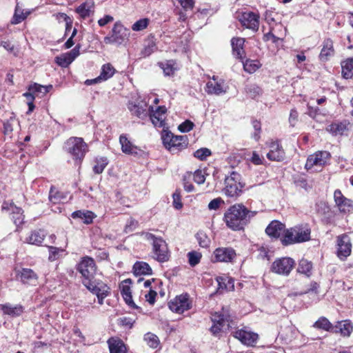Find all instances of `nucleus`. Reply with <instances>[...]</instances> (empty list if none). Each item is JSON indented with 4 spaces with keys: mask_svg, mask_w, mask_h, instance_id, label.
<instances>
[{
    "mask_svg": "<svg viewBox=\"0 0 353 353\" xmlns=\"http://www.w3.org/2000/svg\"><path fill=\"white\" fill-rule=\"evenodd\" d=\"M255 214L256 212L249 210L243 204H234L225 212L224 221L230 229L241 230Z\"/></svg>",
    "mask_w": 353,
    "mask_h": 353,
    "instance_id": "obj_1",
    "label": "nucleus"
},
{
    "mask_svg": "<svg viewBox=\"0 0 353 353\" xmlns=\"http://www.w3.org/2000/svg\"><path fill=\"white\" fill-rule=\"evenodd\" d=\"M141 236L149 241L152 246L154 258L159 262H165L169 259V250L165 241L148 232H142Z\"/></svg>",
    "mask_w": 353,
    "mask_h": 353,
    "instance_id": "obj_2",
    "label": "nucleus"
},
{
    "mask_svg": "<svg viewBox=\"0 0 353 353\" xmlns=\"http://www.w3.org/2000/svg\"><path fill=\"white\" fill-rule=\"evenodd\" d=\"M310 229L307 226H295L286 230L281 241L283 245L299 243L310 239Z\"/></svg>",
    "mask_w": 353,
    "mask_h": 353,
    "instance_id": "obj_3",
    "label": "nucleus"
},
{
    "mask_svg": "<svg viewBox=\"0 0 353 353\" xmlns=\"http://www.w3.org/2000/svg\"><path fill=\"white\" fill-rule=\"evenodd\" d=\"M65 150L77 163H80L88 152V145L82 138L70 137L64 144Z\"/></svg>",
    "mask_w": 353,
    "mask_h": 353,
    "instance_id": "obj_4",
    "label": "nucleus"
},
{
    "mask_svg": "<svg viewBox=\"0 0 353 353\" xmlns=\"http://www.w3.org/2000/svg\"><path fill=\"white\" fill-rule=\"evenodd\" d=\"M225 194L230 197L239 196L244 186L241 182V175L236 172H232L230 175L225 179Z\"/></svg>",
    "mask_w": 353,
    "mask_h": 353,
    "instance_id": "obj_5",
    "label": "nucleus"
},
{
    "mask_svg": "<svg viewBox=\"0 0 353 353\" xmlns=\"http://www.w3.org/2000/svg\"><path fill=\"white\" fill-rule=\"evenodd\" d=\"M163 143L172 153L178 152L186 147L185 138L183 136H175L172 133H167L163 137Z\"/></svg>",
    "mask_w": 353,
    "mask_h": 353,
    "instance_id": "obj_6",
    "label": "nucleus"
},
{
    "mask_svg": "<svg viewBox=\"0 0 353 353\" xmlns=\"http://www.w3.org/2000/svg\"><path fill=\"white\" fill-rule=\"evenodd\" d=\"M295 265V261L290 257H282L276 259L271 265V270L280 275L290 274Z\"/></svg>",
    "mask_w": 353,
    "mask_h": 353,
    "instance_id": "obj_7",
    "label": "nucleus"
},
{
    "mask_svg": "<svg viewBox=\"0 0 353 353\" xmlns=\"http://www.w3.org/2000/svg\"><path fill=\"white\" fill-rule=\"evenodd\" d=\"M84 285L92 293L96 294L98 299V303L100 305L103 304V299L110 294V288L102 282L95 283L92 281H83Z\"/></svg>",
    "mask_w": 353,
    "mask_h": 353,
    "instance_id": "obj_8",
    "label": "nucleus"
},
{
    "mask_svg": "<svg viewBox=\"0 0 353 353\" xmlns=\"http://www.w3.org/2000/svg\"><path fill=\"white\" fill-rule=\"evenodd\" d=\"M96 269L94 259L89 256L83 257L77 267L78 271L85 279L83 281H92L96 272Z\"/></svg>",
    "mask_w": 353,
    "mask_h": 353,
    "instance_id": "obj_9",
    "label": "nucleus"
},
{
    "mask_svg": "<svg viewBox=\"0 0 353 353\" xmlns=\"http://www.w3.org/2000/svg\"><path fill=\"white\" fill-rule=\"evenodd\" d=\"M330 159V154L327 151H318L307 157L305 168L310 170L314 167L321 168L325 165Z\"/></svg>",
    "mask_w": 353,
    "mask_h": 353,
    "instance_id": "obj_10",
    "label": "nucleus"
},
{
    "mask_svg": "<svg viewBox=\"0 0 353 353\" xmlns=\"http://www.w3.org/2000/svg\"><path fill=\"white\" fill-rule=\"evenodd\" d=\"M3 212L8 213L11 215V219L13 220L16 225H19L23 222V215L21 208L16 206L12 201H6L1 205Z\"/></svg>",
    "mask_w": 353,
    "mask_h": 353,
    "instance_id": "obj_11",
    "label": "nucleus"
},
{
    "mask_svg": "<svg viewBox=\"0 0 353 353\" xmlns=\"http://www.w3.org/2000/svg\"><path fill=\"white\" fill-rule=\"evenodd\" d=\"M125 37V30L121 23L117 22L114 25L111 34L105 37L103 41L105 44H121Z\"/></svg>",
    "mask_w": 353,
    "mask_h": 353,
    "instance_id": "obj_12",
    "label": "nucleus"
},
{
    "mask_svg": "<svg viewBox=\"0 0 353 353\" xmlns=\"http://www.w3.org/2000/svg\"><path fill=\"white\" fill-rule=\"evenodd\" d=\"M352 252V243L347 234H342L337 237V256L341 260L345 259Z\"/></svg>",
    "mask_w": 353,
    "mask_h": 353,
    "instance_id": "obj_13",
    "label": "nucleus"
},
{
    "mask_svg": "<svg viewBox=\"0 0 353 353\" xmlns=\"http://www.w3.org/2000/svg\"><path fill=\"white\" fill-rule=\"evenodd\" d=\"M169 308L178 314H182L190 308V303L188 294H181L176 296L168 303Z\"/></svg>",
    "mask_w": 353,
    "mask_h": 353,
    "instance_id": "obj_14",
    "label": "nucleus"
},
{
    "mask_svg": "<svg viewBox=\"0 0 353 353\" xmlns=\"http://www.w3.org/2000/svg\"><path fill=\"white\" fill-rule=\"evenodd\" d=\"M236 256L235 250L232 248H218L212 254V262H232Z\"/></svg>",
    "mask_w": 353,
    "mask_h": 353,
    "instance_id": "obj_15",
    "label": "nucleus"
},
{
    "mask_svg": "<svg viewBox=\"0 0 353 353\" xmlns=\"http://www.w3.org/2000/svg\"><path fill=\"white\" fill-rule=\"evenodd\" d=\"M237 18L243 26L257 30L259 28V16L252 12H244L238 14Z\"/></svg>",
    "mask_w": 353,
    "mask_h": 353,
    "instance_id": "obj_16",
    "label": "nucleus"
},
{
    "mask_svg": "<svg viewBox=\"0 0 353 353\" xmlns=\"http://www.w3.org/2000/svg\"><path fill=\"white\" fill-rule=\"evenodd\" d=\"M233 336L248 346L255 345L259 339V335L256 333L245 329L236 330L234 332Z\"/></svg>",
    "mask_w": 353,
    "mask_h": 353,
    "instance_id": "obj_17",
    "label": "nucleus"
},
{
    "mask_svg": "<svg viewBox=\"0 0 353 353\" xmlns=\"http://www.w3.org/2000/svg\"><path fill=\"white\" fill-rule=\"evenodd\" d=\"M334 198L336 205L341 212H350L353 209L352 201L345 197L341 190H336L334 191Z\"/></svg>",
    "mask_w": 353,
    "mask_h": 353,
    "instance_id": "obj_18",
    "label": "nucleus"
},
{
    "mask_svg": "<svg viewBox=\"0 0 353 353\" xmlns=\"http://www.w3.org/2000/svg\"><path fill=\"white\" fill-rule=\"evenodd\" d=\"M16 276L24 284L35 285L37 283V274L30 268L16 270Z\"/></svg>",
    "mask_w": 353,
    "mask_h": 353,
    "instance_id": "obj_19",
    "label": "nucleus"
},
{
    "mask_svg": "<svg viewBox=\"0 0 353 353\" xmlns=\"http://www.w3.org/2000/svg\"><path fill=\"white\" fill-rule=\"evenodd\" d=\"M267 157L270 161H281L285 159V152L278 142L272 141Z\"/></svg>",
    "mask_w": 353,
    "mask_h": 353,
    "instance_id": "obj_20",
    "label": "nucleus"
},
{
    "mask_svg": "<svg viewBox=\"0 0 353 353\" xmlns=\"http://www.w3.org/2000/svg\"><path fill=\"white\" fill-rule=\"evenodd\" d=\"M228 86L225 85L224 81L219 79V81H208L206 83V92L210 94L220 95L227 92Z\"/></svg>",
    "mask_w": 353,
    "mask_h": 353,
    "instance_id": "obj_21",
    "label": "nucleus"
},
{
    "mask_svg": "<svg viewBox=\"0 0 353 353\" xmlns=\"http://www.w3.org/2000/svg\"><path fill=\"white\" fill-rule=\"evenodd\" d=\"M286 230L285 225L279 221H272L266 228L265 232L270 237L279 238Z\"/></svg>",
    "mask_w": 353,
    "mask_h": 353,
    "instance_id": "obj_22",
    "label": "nucleus"
},
{
    "mask_svg": "<svg viewBox=\"0 0 353 353\" xmlns=\"http://www.w3.org/2000/svg\"><path fill=\"white\" fill-rule=\"evenodd\" d=\"M0 308L4 314L12 318L20 316L24 312V307L20 305H12L10 303L1 304Z\"/></svg>",
    "mask_w": 353,
    "mask_h": 353,
    "instance_id": "obj_23",
    "label": "nucleus"
},
{
    "mask_svg": "<svg viewBox=\"0 0 353 353\" xmlns=\"http://www.w3.org/2000/svg\"><path fill=\"white\" fill-rule=\"evenodd\" d=\"M128 109L132 114L144 119L148 115L147 104L143 102L129 103Z\"/></svg>",
    "mask_w": 353,
    "mask_h": 353,
    "instance_id": "obj_24",
    "label": "nucleus"
},
{
    "mask_svg": "<svg viewBox=\"0 0 353 353\" xmlns=\"http://www.w3.org/2000/svg\"><path fill=\"white\" fill-rule=\"evenodd\" d=\"M165 112V106H159L150 114V120L155 127L162 128L164 126Z\"/></svg>",
    "mask_w": 353,
    "mask_h": 353,
    "instance_id": "obj_25",
    "label": "nucleus"
},
{
    "mask_svg": "<svg viewBox=\"0 0 353 353\" xmlns=\"http://www.w3.org/2000/svg\"><path fill=\"white\" fill-rule=\"evenodd\" d=\"M244 43L245 39L243 38L234 37L231 40L232 54L237 59H243L245 57V51L243 50Z\"/></svg>",
    "mask_w": 353,
    "mask_h": 353,
    "instance_id": "obj_26",
    "label": "nucleus"
},
{
    "mask_svg": "<svg viewBox=\"0 0 353 353\" xmlns=\"http://www.w3.org/2000/svg\"><path fill=\"white\" fill-rule=\"evenodd\" d=\"M46 236V232L42 230L32 231L26 238L25 242L29 244L41 245Z\"/></svg>",
    "mask_w": 353,
    "mask_h": 353,
    "instance_id": "obj_27",
    "label": "nucleus"
},
{
    "mask_svg": "<svg viewBox=\"0 0 353 353\" xmlns=\"http://www.w3.org/2000/svg\"><path fill=\"white\" fill-rule=\"evenodd\" d=\"M131 283L130 279H125L122 282L121 284V295L125 300V303L133 308H136L137 306L132 301V293L129 284Z\"/></svg>",
    "mask_w": 353,
    "mask_h": 353,
    "instance_id": "obj_28",
    "label": "nucleus"
},
{
    "mask_svg": "<svg viewBox=\"0 0 353 353\" xmlns=\"http://www.w3.org/2000/svg\"><path fill=\"white\" fill-rule=\"evenodd\" d=\"M76 12L81 17L85 19L90 17L94 12V3L92 0H88L76 8Z\"/></svg>",
    "mask_w": 353,
    "mask_h": 353,
    "instance_id": "obj_29",
    "label": "nucleus"
},
{
    "mask_svg": "<svg viewBox=\"0 0 353 353\" xmlns=\"http://www.w3.org/2000/svg\"><path fill=\"white\" fill-rule=\"evenodd\" d=\"M108 343L110 353H126V347L121 339L111 338Z\"/></svg>",
    "mask_w": 353,
    "mask_h": 353,
    "instance_id": "obj_30",
    "label": "nucleus"
},
{
    "mask_svg": "<svg viewBox=\"0 0 353 353\" xmlns=\"http://www.w3.org/2000/svg\"><path fill=\"white\" fill-rule=\"evenodd\" d=\"M347 130V124L345 122H334L327 127V131L334 136H341Z\"/></svg>",
    "mask_w": 353,
    "mask_h": 353,
    "instance_id": "obj_31",
    "label": "nucleus"
},
{
    "mask_svg": "<svg viewBox=\"0 0 353 353\" xmlns=\"http://www.w3.org/2000/svg\"><path fill=\"white\" fill-rule=\"evenodd\" d=\"M73 219H80L85 224H90L96 215L89 210H77L72 214Z\"/></svg>",
    "mask_w": 353,
    "mask_h": 353,
    "instance_id": "obj_32",
    "label": "nucleus"
},
{
    "mask_svg": "<svg viewBox=\"0 0 353 353\" xmlns=\"http://www.w3.org/2000/svg\"><path fill=\"white\" fill-rule=\"evenodd\" d=\"M213 322L212 326L210 327V331L214 335H216L220 332L222 327H223L225 319L223 315L215 314L212 317Z\"/></svg>",
    "mask_w": 353,
    "mask_h": 353,
    "instance_id": "obj_33",
    "label": "nucleus"
},
{
    "mask_svg": "<svg viewBox=\"0 0 353 353\" xmlns=\"http://www.w3.org/2000/svg\"><path fill=\"white\" fill-rule=\"evenodd\" d=\"M334 332L336 333H341L343 336H348L350 335L353 330V326L350 321H344L339 322L338 324L334 327Z\"/></svg>",
    "mask_w": 353,
    "mask_h": 353,
    "instance_id": "obj_34",
    "label": "nucleus"
},
{
    "mask_svg": "<svg viewBox=\"0 0 353 353\" xmlns=\"http://www.w3.org/2000/svg\"><path fill=\"white\" fill-rule=\"evenodd\" d=\"M216 281L219 285V290H225L226 291H233L234 290V280L226 276H218Z\"/></svg>",
    "mask_w": 353,
    "mask_h": 353,
    "instance_id": "obj_35",
    "label": "nucleus"
},
{
    "mask_svg": "<svg viewBox=\"0 0 353 353\" xmlns=\"http://www.w3.org/2000/svg\"><path fill=\"white\" fill-rule=\"evenodd\" d=\"M119 141L121 145V150L123 152L128 154L137 153V147L132 144L125 135H121L119 137Z\"/></svg>",
    "mask_w": 353,
    "mask_h": 353,
    "instance_id": "obj_36",
    "label": "nucleus"
},
{
    "mask_svg": "<svg viewBox=\"0 0 353 353\" xmlns=\"http://www.w3.org/2000/svg\"><path fill=\"white\" fill-rule=\"evenodd\" d=\"M135 275H148L152 274V269L150 265L143 261L136 262L133 266Z\"/></svg>",
    "mask_w": 353,
    "mask_h": 353,
    "instance_id": "obj_37",
    "label": "nucleus"
},
{
    "mask_svg": "<svg viewBox=\"0 0 353 353\" xmlns=\"http://www.w3.org/2000/svg\"><path fill=\"white\" fill-rule=\"evenodd\" d=\"M333 43L330 39H326L323 43V48L320 53V59L323 61L327 60V59L333 55Z\"/></svg>",
    "mask_w": 353,
    "mask_h": 353,
    "instance_id": "obj_38",
    "label": "nucleus"
},
{
    "mask_svg": "<svg viewBox=\"0 0 353 353\" xmlns=\"http://www.w3.org/2000/svg\"><path fill=\"white\" fill-rule=\"evenodd\" d=\"M115 69L110 63L104 64L101 68L100 75L98 77L101 82L111 78L115 73Z\"/></svg>",
    "mask_w": 353,
    "mask_h": 353,
    "instance_id": "obj_39",
    "label": "nucleus"
},
{
    "mask_svg": "<svg viewBox=\"0 0 353 353\" xmlns=\"http://www.w3.org/2000/svg\"><path fill=\"white\" fill-rule=\"evenodd\" d=\"M342 74L345 79L353 77V59H347L341 63Z\"/></svg>",
    "mask_w": 353,
    "mask_h": 353,
    "instance_id": "obj_40",
    "label": "nucleus"
},
{
    "mask_svg": "<svg viewBox=\"0 0 353 353\" xmlns=\"http://www.w3.org/2000/svg\"><path fill=\"white\" fill-rule=\"evenodd\" d=\"M49 201L52 203H58L63 202L65 199L66 196L63 192L56 190L54 187L50 188L49 192Z\"/></svg>",
    "mask_w": 353,
    "mask_h": 353,
    "instance_id": "obj_41",
    "label": "nucleus"
},
{
    "mask_svg": "<svg viewBox=\"0 0 353 353\" xmlns=\"http://www.w3.org/2000/svg\"><path fill=\"white\" fill-rule=\"evenodd\" d=\"M312 268V265L311 262H310L307 259H303L299 261L297 271L299 273L303 274L308 277L311 274Z\"/></svg>",
    "mask_w": 353,
    "mask_h": 353,
    "instance_id": "obj_42",
    "label": "nucleus"
},
{
    "mask_svg": "<svg viewBox=\"0 0 353 353\" xmlns=\"http://www.w3.org/2000/svg\"><path fill=\"white\" fill-rule=\"evenodd\" d=\"M243 65L246 72L252 74L255 72L261 66V64L258 60L248 59L243 62Z\"/></svg>",
    "mask_w": 353,
    "mask_h": 353,
    "instance_id": "obj_43",
    "label": "nucleus"
},
{
    "mask_svg": "<svg viewBox=\"0 0 353 353\" xmlns=\"http://www.w3.org/2000/svg\"><path fill=\"white\" fill-rule=\"evenodd\" d=\"M144 341L148 346L154 349L157 348L160 343L158 336L151 332H148L144 335Z\"/></svg>",
    "mask_w": 353,
    "mask_h": 353,
    "instance_id": "obj_44",
    "label": "nucleus"
},
{
    "mask_svg": "<svg viewBox=\"0 0 353 353\" xmlns=\"http://www.w3.org/2000/svg\"><path fill=\"white\" fill-rule=\"evenodd\" d=\"M108 161L107 158L100 157L97 158L95 160V165L93 167V171L95 174H101L104 170L108 165Z\"/></svg>",
    "mask_w": 353,
    "mask_h": 353,
    "instance_id": "obj_45",
    "label": "nucleus"
},
{
    "mask_svg": "<svg viewBox=\"0 0 353 353\" xmlns=\"http://www.w3.org/2000/svg\"><path fill=\"white\" fill-rule=\"evenodd\" d=\"M314 327L326 331H329L330 329H334L331 323L325 317H321L316 321L314 324Z\"/></svg>",
    "mask_w": 353,
    "mask_h": 353,
    "instance_id": "obj_46",
    "label": "nucleus"
},
{
    "mask_svg": "<svg viewBox=\"0 0 353 353\" xmlns=\"http://www.w3.org/2000/svg\"><path fill=\"white\" fill-rule=\"evenodd\" d=\"M188 263L192 267L196 266L199 263L201 259V254L200 252L192 251L188 253Z\"/></svg>",
    "mask_w": 353,
    "mask_h": 353,
    "instance_id": "obj_47",
    "label": "nucleus"
},
{
    "mask_svg": "<svg viewBox=\"0 0 353 353\" xmlns=\"http://www.w3.org/2000/svg\"><path fill=\"white\" fill-rule=\"evenodd\" d=\"M52 88L51 85L48 86H43L37 83H34L29 87V91L34 92L35 94L38 93H42L43 94L48 93L50 90Z\"/></svg>",
    "mask_w": 353,
    "mask_h": 353,
    "instance_id": "obj_48",
    "label": "nucleus"
},
{
    "mask_svg": "<svg viewBox=\"0 0 353 353\" xmlns=\"http://www.w3.org/2000/svg\"><path fill=\"white\" fill-rule=\"evenodd\" d=\"M27 17L26 13H23L22 10H20L18 6H16L14 14L12 19L11 23L12 24H18L23 21Z\"/></svg>",
    "mask_w": 353,
    "mask_h": 353,
    "instance_id": "obj_49",
    "label": "nucleus"
},
{
    "mask_svg": "<svg viewBox=\"0 0 353 353\" xmlns=\"http://www.w3.org/2000/svg\"><path fill=\"white\" fill-rule=\"evenodd\" d=\"M173 61H168L165 63H161L160 66L163 69L165 75L170 76L172 74L175 70V68L174 67Z\"/></svg>",
    "mask_w": 353,
    "mask_h": 353,
    "instance_id": "obj_50",
    "label": "nucleus"
},
{
    "mask_svg": "<svg viewBox=\"0 0 353 353\" xmlns=\"http://www.w3.org/2000/svg\"><path fill=\"white\" fill-rule=\"evenodd\" d=\"M15 119L11 117L9 120L6 121L3 123V132L6 136L11 137L12 132L13 131V125L16 123Z\"/></svg>",
    "mask_w": 353,
    "mask_h": 353,
    "instance_id": "obj_51",
    "label": "nucleus"
},
{
    "mask_svg": "<svg viewBox=\"0 0 353 353\" xmlns=\"http://www.w3.org/2000/svg\"><path fill=\"white\" fill-rule=\"evenodd\" d=\"M211 154V151L205 148L197 150L194 152V157L201 161L206 159Z\"/></svg>",
    "mask_w": 353,
    "mask_h": 353,
    "instance_id": "obj_52",
    "label": "nucleus"
},
{
    "mask_svg": "<svg viewBox=\"0 0 353 353\" xmlns=\"http://www.w3.org/2000/svg\"><path fill=\"white\" fill-rule=\"evenodd\" d=\"M199 244L202 248H207L210 244V240L207 235L203 232H199L196 234Z\"/></svg>",
    "mask_w": 353,
    "mask_h": 353,
    "instance_id": "obj_53",
    "label": "nucleus"
},
{
    "mask_svg": "<svg viewBox=\"0 0 353 353\" xmlns=\"http://www.w3.org/2000/svg\"><path fill=\"white\" fill-rule=\"evenodd\" d=\"M224 204V201L221 197L212 199L208 205L209 210H218Z\"/></svg>",
    "mask_w": 353,
    "mask_h": 353,
    "instance_id": "obj_54",
    "label": "nucleus"
},
{
    "mask_svg": "<svg viewBox=\"0 0 353 353\" xmlns=\"http://www.w3.org/2000/svg\"><path fill=\"white\" fill-rule=\"evenodd\" d=\"M149 23L148 19H141L136 21L132 26L134 31H140L147 28Z\"/></svg>",
    "mask_w": 353,
    "mask_h": 353,
    "instance_id": "obj_55",
    "label": "nucleus"
},
{
    "mask_svg": "<svg viewBox=\"0 0 353 353\" xmlns=\"http://www.w3.org/2000/svg\"><path fill=\"white\" fill-rule=\"evenodd\" d=\"M56 62L61 67H67L72 63L71 59L66 53L56 57Z\"/></svg>",
    "mask_w": 353,
    "mask_h": 353,
    "instance_id": "obj_56",
    "label": "nucleus"
},
{
    "mask_svg": "<svg viewBox=\"0 0 353 353\" xmlns=\"http://www.w3.org/2000/svg\"><path fill=\"white\" fill-rule=\"evenodd\" d=\"M0 46H2L10 53L13 54L14 56L17 55L18 50L15 48L14 46L9 41H1Z\"/></svg>",
    "mask_w": 353,
    "mask_h": 353,
    "instance_id": "obj_57",
    "label": "nucleus"
},
{
    "mask_svg": "<svg viewBox=\"0 0 353 353\" xmlns=\"http://www.w3.org/2000/svg\"><path fill=\"white\" fill-rule=\"evenodd\" d=\"M138 225H139V222L137 220H135L134 219L130 217L127 221L124 231L126 233L132 232L138 227Z\"/></svg>",
    "mask_w": 353,
    "mask_h": 353,
    "instance_id": "obj_58",
    "label": "nucleus"
},
{
    "mask_svg": "<svg viewBox=\"0 0 353 353\" xmlns=\"http://www.w3.org/2000/svg\"><path fill=\"white\" fill-rule=\"evenodd\" d=\"M194 125V124L191 121L186 120L179 125V130L182 132H188L193 128Z\"/></svg>",
    "mask_w": 353,
    "mask_h": 353,
    "instance_id": "obj_59",
    "label": "nucleus"
},
{
    "mask_svg": "<svg viewBox=\"0 0 353 353\" xmlns=\"http://www.w3.org/2000/svg\"><path fill=\"white\" fill-rule=\"evenodd\" d=\"M194 181L198 184H202L205 181V177L203 172L197 170L194 173Z\"/></svg>",
    "mask_w": 353,
    "mask_h": 353,
    "instance_id": "obj_60",
    "label": "nucleus"
},
{
    "mask_svg": "<svg viewBox=\"0 0 353 353\" xmlns=\"http://www.w3.org/2000/svg\"><path fill=\"white\" fill-rule=\"evenodd\" d=\"M173 197V205L177 210L181 209L183 207V204L181 202L180 194L178 192H175L172 194Z\"/></svg>",
    "mask_w": 353,
    "mask_h": 353,
    "instance_id": "obj_61",
    "label": "nucleus"
},
{
    "mask_svg": "<svg viewBox=\"0 0 353 353\" xmlns=\"http://www.w3.org/2000/svg\"><path fill=\"white\" fill-rule=\"evenodd\" d=\"M79 49L80 46L77 45L72 50L66 53L72 62L79 55Z\"/></svg>",
    "mask_w": 353,
    "mask_h": 353,
    "instance_id": "obj_62",
    "label": "nucleus"
},
{
    "mask_svg": "<svg viewBox=\"0 0 353 353\" xmlns=\"http://www.w3.org/2000/svg\"><path fill=\"white\" fill-rule=\"evenodd\" d=\"M114 18L110 15H105L104 17L100 19L98 21V24L99 26L103 27L105 26L106 24L113 21Z\"/></svg>",
    "mask_w": 353,
    "mask_h": 353,
    "instance_id": "obj_63",
    "label": "nucleus"
},
{
    "mask_svg": "<svg viewBox=\"0 0 353 353\" xmlns=\"http://www.w3.org/2000/svg\"><path fill=\"white\" fill-rule=\"evenodd\" d=\"M157 292L154 290H150V292L145 294V299L150 304H154L155 302V298L157 296Z\"/></svg>",
    "mask_w": 353,
    "mask_h": 353,
    "instance_id": "obj_64",
    "label": "nucleus"
}]
</instances>
